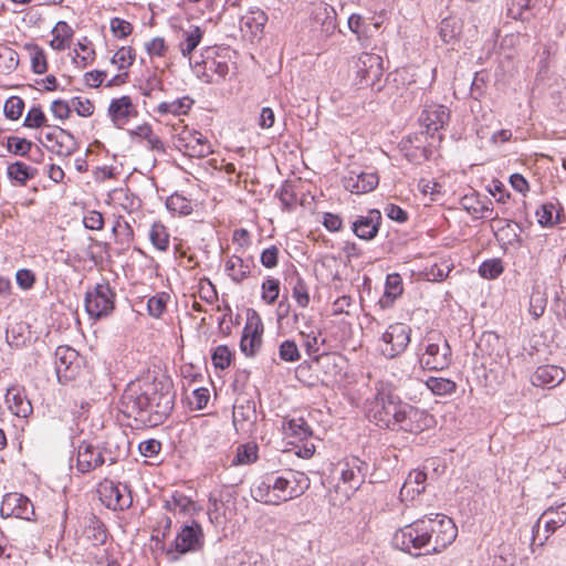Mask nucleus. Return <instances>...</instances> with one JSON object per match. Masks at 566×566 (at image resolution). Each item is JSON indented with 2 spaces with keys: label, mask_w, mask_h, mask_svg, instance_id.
<instances>
[{
  "label": "nucleus",
  "mask_w": 566,
  "mask_h": 566,
  "mask_svg": "<svg viewBox=\"0 0 566 566\" xmlns=\"http://www.w3.org/2000/svg\"><path fill=\"white\" fill-rule=\"evenodd\" d=\"M172 382L167 377L130 381L120 398V410L146 426L161 424L175 406Z\"/></svg>",
  "instance_id": "obj_1"
},
{
  "label": "nucleus",
  "mask_w": 566,
  "mask_h": 566,
  "mask_svg": "<svg viewBox=\"0 0 566 566\" xmlns=\"http://www.w3.org/2000/svg\"><path fill=\"white\" fill-rule=\"evenodd\" d=\"M405 405L389 384L378 382L375 395L366 401V412L378 427L396 430Z\"/></svg>",
  "instance_id": "obj_2"
},
{
  "label": "nucleus",
  "mask_w": 566,
  "mask_h": 566,
  "mask_svg": "<svg viewBox=\"0 0 566 566\" xmlns=\"http://www.w3.org/2000/svg\"><path fill=\"white\" fill-rule=\"evenodd\" d=\"M426 517L418 518L415 522L396 531L392 537V545L410 554L413 557L430 554L428 531L426 530Z\"/></svg>",
  "instance_id": "obj_3"
},
{
  "label": "nucleus",
  "mask_w": 566,
  "mask_h": 566,
  "mask_svg": "<svg viewBox=\"0 0 566 566\" xmlns=\"http://www.w3.org/2000/svg\"><path fill=\"white\" fill-rule=\"evenodd\" d=\"M252 496L264 504L280 505L292 499L289 480L285 474L275 472L263 475L252 489Z\"/></svg>",
  "instance_id": "obj_4"
},
{
  "label": "nucleus",
  "mask_w": 566,
  "mask_h": 566,
  "mask_svg": "<svg viewBox=\"0 0 566 566\" xmlns=\"http://www.w3.org/2000/svg\"><path fill=\"white\" fill-rule=\"evenodd\" d=\"M426 517V530L428 531L430 554H438L453 543L458 535V530L453 521L442 514H436L433 517Z\"/></svg>",
  "instance_id": "obj_5"
},
{
  "label": "nucleus",
  "mask_w": 566,
  "mask_h": 566,
  "mask_svg": "<svg viewBox=\"0 0 566 566\" xmlns=\"http://www.w3.org/2000/svg\"><path fill=\"white\" fill-rule=\"evenodd\" d=\"M423 353L420 355V364L428 370H443L452 361V350L448 340L441 336H428L422 342Z\"/></svg>",
  "instance_id": "obj_6"
},
{
  "label": "nucleus",
  "mask_w": 566,
  "mask_h": 566,
  "mask_svg": "<svg viewBox=\"0 0 566 566\" xmlns=\"http://www.w3.org/2000/svg\"><path fill=\"white\" fill-rule=\"evenodd\" d=\"M205 535L201 525L192 521L191 524H185L178 532L171 548L167 551V555L171 560L178 559V554L197 552L202 548Z\"/></svg>",
  "instance_id": "obj_7"
},
{
  "label": "nucleus",
  "mask_w": 566,
  "mask_h": 566,
  "mask_svg": "<svg viewBox=\"0 0 566 566\" xmlns=\"http://www.w3.org/2000/svg\"><path fill=\"white\" fill-rule=\"evenodd\" d=\"M97 492L101 502L109 510L125 511L133 504L132 490L126 483L105 479L99 483Z\"/></svg>",
  "instance_id": "obj_8"
},
{
  "label": "nucleus",
  "mask_w": 566,
  "mask_h": 566,
  "mask_svg": "<svg viewBox=\"0 0 566 566\" xmlns=\"http://www.w3.org/2000/svg\"><path fill=\"white\" fill-rule=\"evenodd\" d=\"M114 298L115 293L108 283L96 284L85 294V310L90 317L95 319L108 316L114 310Z\"/></svg>",
  "instance_id": "obj_9"
},
{
  "label": "nucleus",
  "mask_w": 566,
  "mask_h": 566,
  "mask_svg": "<svg viewBox=\"0 0 566 566\" xmlns=\"http://www.w3.org/2000/svg\"><path fill=\"white\" fill-rule=\"evenodd\" d=\"M55 373L60 384L74 380L82 370L83 358L70 346H59L54 353Z\"/></svg>",
  "instance_id": "obj_10"
},
{
  "label": "nucleus",
  "mask_w": 566,
  "mask_h": 566,
  "mask_svg": "<svg viewBox=\"0 0 566 566\" xmlns=\"http://www.w3.org/2000/svg\"><path fill=\"white\" fill-rule=\"evenodd\" d=\"M410 334L411 328L405 323L389 325L381 336V354L387 358L402 354L410 343Z\"/></svg>",
  "instance_id": "obj_11"
},
{
  "label": "nucleus",
  "mask_w": 566,
  "mask_h": 566,
  "mask_svg": "<svg viewBox=\"0 0 566 566\" xmlns=\"http://www.w3.org/2000/svg\"><path fill=\"white\" fill-rule=\"evenodd\" d=\"M174 145L191 158H205L213 153L210 142L197 130L184 129L175 137Z\"/></svg>",
  "instance_id": "obj_12"
},
{
  "label": "nucleus",
  "mask_w": 566,
  "mask_h": 566,
  "mask_svg": "<svg viewBox=\"0 0 566 566\" xmlns=\"http://www.w3.org/2000/svg\"><path fill=\"white\" fill-rule=\"evenodd\" d=\"M337 470L346 491L355 492L365 482L369 472V464L358 457H349L337 464Z\"/></svg>",
  "instance_id": "obj_13"
},
{
  "label": "nucleus",
  "mask_w": 566,
  "mask_h": 566,
  "mask_svg": "<svg viewBox=\"0 0 566 566\" xmlns=\"http://www.w3.org/2000/svg\"><path fill=\"white\" fill-rule=\"evenodd\" d=\"M264 326L260 315L255 311L248 313L245 326L243 328L240 348L248 357H253L262 345V335Z\"/></svg>",
  "instance_id": "obj_14"
},
{
  "label": "nucleus",
  "mask_w": 566,
  "mask_h": 566,
  "mask_svg": "<svg viewBox=\"0 0 566 566\" xmlns=\"http://www.w3.org/2000/svg\"><path fill=\"white\" fill-rule=\"evenodd\" d=\"M357 84L359 86H373L382 75V59L374 53H361L356 63Z\"/></svg>",
  "instance_id": "obj_15"
},
{
  "label": "nucleus",
  "mask_w": 566,
  "mask_h": 566,
  "mask_svg": "<svg viewBox=\"0 0 566 566\" xmlns=\"http://www.w3.org/2000/svg\"><path fill=\"white\" fill-rule=\"evenodd\" d=\"M434 418L427 410L419 409L406 402L397 429L405 432L418 433L433 426Z\"/></svg>",
  "instance_id": "obj_16"
},
{
  "label": "nucleus",
  "mask_w": 566,
  "mask_h": 566,
  "mask_svg": "<svg viewBox=\"0 0 566 566\" xmlns=\"http://www.w3.org/2000/svg\"><path fill=\"white\" fill-rule=\"evenodd\" d=\"M1 517H18L30 521L34 516L31 501L21 493H8L3 496L0 506Z\"/></svg>",
  "instance_id": "obj_17"
},
{
  "label": "nucleus",
  "mask_w": 566,
  "mask_h": 566,
  "mask_svg": "<svg viewBox=\"0 0 566 566\" xmlns=\"http://www.w3.org/2000/svg\"><path fill=\"white\" fill-rule=\"evenodd\" d=\"M342 182L346 190L359 195L374 190L379 182V177L377 172L354 168L347 171Z\"/></svg>",
  "instance_id": "obj_18"
},
{
  "label": "nucleus",
  "mask_w": 566,
  "mask_h": 566,
  "mask_svg": "<svg viewBox=\"0 0 566 566\" xmlns=\"http://www.w3.org/2000/svg\"><path fill=\"white\" fill-rule=\"evenodd\" d=\"M542 523L546 532L545 539H547L551 534L566 523V503H562L556 507L551 506L542 513L536 524L533 526V541H535V534L538 533Z\"/></svg>",
  "instance_id": "obj_19"
},
{
  "label": "nucleus",
  "mask_w": 566,
  "mask_h": 566,
  "mask_svg": "<svg viewBox=\"0 0 566 566\" xmlns=\"http://www.w3.org/2000/svg\"><path fill=\"white\" fill-rule=\"evenodd\" d=\"M381 220L380 211L371 209L367 214L358 216L357 219L352 222V230L359 239L369 241L377 235Z\"/></svg>",
  "instance_id": "obj_20"
},
{
  "label": "nucleus",
  "mask_w": 566,
  "mask_h": 566,
  "mask_svg": "<svg viewBox=\"0 0 566 566\" xmlns=\"http://www.w3.org/2000/svg\"><path fill=\"white\" fill-rule=\"evenodd\" d=\"M450 119V111L444 105L427 106L419 118V122L426 127V133L433 136L436 132L442 129Z\"/></svg>",
  "instance_id": "obj_21"
},
{
  "label": "nucleus",
  "mask_w": 566,
  "mask_h": 566,
  "mask_svg": "<svg viewBox=\"0 0 566 566\" xmlns=\"http://www.w3.org/2000/svg\"><path fill=\"white\" fill-rule=\"evenodd\" d=\"M98 446L82 441L77 447L76 468L81 473H87L104 464Z\"/></svg>",
  "instance_id": "obj_22"
},
{
  "label": "nucleus",
  "mask_w": 566,
  "mask_h": 566,
  "mask_svg": "<svg viewBox=\"0 0 566 566\" xmlns=\"http://www.w3.org/2000/svg\"><path fill=\"white\" fill-rule=\"evenodd\" d=\"M336 10L334 7L321 2L313 10V19L315 24L319 25V32L324 38L333 35L337 29Z\"/></svg>",
  "instance_id": "obj_23"
},
{
  "label": "nucleus",
  "mask_w": 566,
  "mask_h": 566,
  "mask_svg": "<svg viewBox=\"0 0 566 566\" xmlns=\"http://www.w3.org/2000/svg\"><path fill=\"white\" fill-rule=\"evenodd\" d=\"M6 403L9 410L17 417L27 418L32 413V405L23 388L13 386L7 390Z\"/></svg>",
  "instance_id": "obj_24"
},
{
  "label": "nucleus",
  "mask_w": 566,
  "mask_h": 566,
  "mask_svg": "<svg viewBox=\"0 0 566 566\" xmlns=\"http://www.w3.org/2000/svg\"><path fill=\"white\" fill-rule=\"evenodd\" d=\"M565 379V370L555 365H544L537 367L531 376V382L536 387L553 388Z\"/></svg>",
  "instance_id": "obj_25"
},
{
  "label": "nucleus",
  "mask_w": 566,
  "mask_h": 566,
  "mask_svg": "<svg viewBox=\"0 0 566 566\" xmlns=\"http://www.w3.org/2000/svg\"><path fill=\"white\" fill-rule=\"evenodd\" d=\"M82 536L95 548L103 546L108 537L105 524L96 516L90 515L84 518Z\"/></svg>",
  "instance_id": "obj_26"
},
{
  "label": "nucleus",
  "mask_w": 566,
  "mask_h": 566,
  "mask_svg": "<svg viewBox=\"0 0 566 566\" xmlns=\"http://www.w3.org/2000/svg\"><path fill=\"white\" fill-rule=\"evenodd\" d=\"M502 342L494 332H483L476 342V349L474 355L478 357H489L496 360L502 356Z\"/></svg>",
  "instance_id": "obj_27"
},
{
  "label": "nucleus",
  "mask_w": 566,
  "mask_h": 566,
  "mask_svg": "<svg viewBox=\"0 0 566 566\" xmlns=\"http://www.w3.org/2000/svg\"><path fill=\"white\" fill-rule=\"evenodd\" d=\"M135 108L129 96H122L112 99L108 106V114L118 127L124 125L135 114Z\"/></svg>",
  "instance_id": "obj_28"
},
{
  "label": "nucleus",
  "mask_w": 566,
  "mask_h": 566,
  "mask_svg": "<svg viewBox=\"0 0 566 566\" xmlns=\"http://www.w3.org/2000/svg\"><path fill=\"white\" fill-rule=\"evenodd\" d=\"M164 507L166 511L185 516H192L197 512L196 503L179 491L174 492L169 499L165 500Z\"/></svg>",
  "instance_id": "obj_29"
},
{
  "label": "nucleus",
  "mask_w": 566,
  "mask_h": 566,
  "mask_svg": "<svg viewBox=\"0 0 566 566\" xmlns=\"http://www.w3.org/2000/svg\"><path fill=\"white\" fill-rule=\"evenodd\" d=\"M427 480V474L423 471L415 470L411 471L405 483L400 489V496L402 500L410 499L413 500L416 495L421 494L426 490L424 482Z\"/></svg>",
  "instance_id": "obj_30"
},
{
  "label": "nucleus",
  "mask_w": 566,
  "mask_h": 566,
  "mask_svg": "<svg viewBox=\"0 0 566 566\" xmlns=\"http://www.w3.org/2000/svg\"><path fill=\"white\" fill-rule=\"evenodd\" d=\"M38 169L27 165L23 161H14L7 167L8 178L15 185L23 187L29 180L33 179Z\"/></svg>",
  "instance_id": "obj_31"
},
{
  "label": "nucleus",
  "mask_w": 566,
  "mask_h": 566,
  "mask_svg": "<svg viewBox=\"0 0 566 566\" xmlns=\"http://www.w3.org/2000/svg\"><path fill=\"white\" fill-rule=\"evenodd\" d=\"M44 146L48 150L61 157H69L77 149V143L74 136L67 130L57 132V137H55L54 143L52 145Z\"/></svg>",
  "instance_id": "obj_32"
},
{
  "label": "nucleus",
  "mask_w": 566,
  "mask_h": 566,
  "mask_svg": "<svg viewBox=\"0 0 566 566\" xmlns=\"http://www.w3.org/2000/svg\"><path fill=\"white\" fill-rule=\"evenodd\" d=\"M463 22L457 17H448L441 20L439 24L440 39L447 43H454L460 39Z\"/></svg>",
  "instance_id": "obj_33"
},
{
  "label": "nucleus",
  "mask_w": 566,
  "mask_h": 566,
  "mask_svg": "<svg viewBox=\"0 0 566 566\" xmlns=\"http://www.w3.org/2000/svg\"><path fill=\"white\" fill-rule=\"evenodd\" d=\"M193 103L195 101L191 97L184 96L171 102L160 103L157 106L156 112L161 116L168 114H171L174 116L186 115L192 107Z\"/></svg>",
  "instance_id": "obj_34"
},
{
  "label": "nucleus",
  "mask_w": 566,
  "mask_h": 566,
  "mask_svg": "<svg viewBox=\"0 0 566 566\" xmlns=\"http://www.w3.org/2000/svg\"><path fill=\"white\" fill-rule=\"evenodd\" d=\"M268 22L266 13L259 9L252 8L241 18V27L247 28L252 34L262 32Z\"/></svg>",
  "instance_id": "obj_35"
},
{
  "label": "nucleus",
  "mask_w": 566,
  "mask_h": 566,
  "mask_svg": "<svg viewBox=\"0 0 566 566\" xmlns=\"http://www.w3.org/2000/svg\"><path fill=\"white\" fill-rule=\"evenodd\" d=\"M537 221L542 227H553L556 223L562 222L564 213L562 209H557L556 205L552 202L543 203L536 210Z\"/></svg>",
  "instance_id": "obj_36"
},
{
  "label": "nucleus",
  "mask_w": 566,
  "mask_h": 566,
  "mask_svg": "<svg viewBox=\"0 0 566 566\" xmlns=\"http://www.w3.org/2000/svg\"><path fill=\"white\" fill-rule=\"evenodd\" d=\"M226 271L235 283H241L251 274L250 265L243 259L232 255L226 262Z\"/></svg>",
  "instance_id": "obj_37"
},
{
  "label": "nucleus",
  "mask_w": 566,
  "mask_h": 566,
  "mask_svg": "<svg viewBox=\"0 0 566 566\" xmlns=\"http://www.w3.org/2000/svg\"><path fill=\"white\" fill-rule=\"evenodd\" d=\"M285 478L289 480L292 499L301 496L310 488L311 481L303 472L287 471Z\"/></svg>",
  "instance_id": "obj_38"
},
{
  "label": "nucleus",
  "mask_w": 566,
  "mask_h": 566,
  "mask_svg": "<svg viewBox=\"0 0 566 566\" xmlns=\"http://www.w3.org/2000/svg\"><path fill=\"white\" fill-rule=\"evenodd\" d=\"M203 32L199 27H191L190 30L184 31V41L180 43L181 54L187 57L199 45L202 40Z\"/></svg>",
  "instance_id": "obj_39"
},
{
  "label": "nucleus",
  "mask_w": 566,
  "mask_h": 566,
  "mask_svg": "<svg viewBox=\"0 0 566 566\" xmlns=\"http://www.w3.org/2000/svg\"><path fill=\"white\" fill-rule=\"evenodd\" d=\"M426 385L436 396L451 395L457 389V384L453 380L442 377H429Z\"/></svg>",
  "instance_id": "obj_40"
},
{
  "label": "nucleus",
  "mask_w": 566,
  "mask_h": 566,
  "mask_svg": "<svg viewBox=\"0 0 566 566\" xmlns=\"http://www.w3.org/2000/svg\"><path fill=\"white\" fill-rule=\"evenodd\" d=\"M166 207L169 211L180 216H188L192 212L191 201L177 192L167 198Z\"/></svg>",
  "instance_id": "obj_41"
},
{
  "label": "nucleus",
  "mask_w": 566,
  "mask_h": 566,
  "mask_svg": "<svg viewBox=\"0 0 566 566\" xmlns=\"http://www.w3.org/2000/svg\"><path fill=\"white\" fill-rule=\"evenodd\" d=\"M547 296L539 285L535 286L530 297V313L534 318H539L546 308Z\"/></svg>",
  "instance_id": "obj_42"
},
{
  "label": "nucleus",
  "mask_w": 566,
  "mask_h": 566,
  "mask_svg": "<svg viewBox=\"0 0 566 566\" xmlns=\"http://www.w3.org/2000/svg\"><path fill=\"white\" fill-rule=\"evenodd\" d=\"M258 459V446L255 443L240 444L237 448L233 465L251 464Z\"/></svg>",
  "instance_id": "obj_43"
},
{
  "label": "nucleus",
  "mask_w": 566,
  "mask_h": 566,
  "mask_svg": "<svg viewBox=\"0 0 566 566\" xmlns=\"http://www.w3.org/2000/svg\"><path fill=\"white\" fill-rule=\"evenodd\" d=\"M149 239L158 251H166L169 245V233L163 223H154L149 230Z\"/></svg>",
  "instance_id": "obj_44"
},
{
  "label": "nucleus",
  "mask_w": 566,
  "mask_h": 566,
  "mask_svg": "<svg viewBox=\"0 0 566 566\" xmlns=\"http://www.w3.org/2000/svg\"><path fill=\"white\" fill-rule=\"evenodd\" d=\"M284 430L286 434L293 436L300 440L306 439L312 434L310 426L303 418L290 419L284 424Z\"/></svg>",
  "instance_id": "obj_45"
},
{
  "label": "nucleus",
  "mask_w": 566,
  "mask_h": 566,
  "mask_svg": "<svg viewBox=\"0 0 566 566\" xmlns=\"http://www.w3.org/2000/svg\"><path fill=\"white\" fill-rule=\"evenodd\" d=\"M312 360L328 376H335L339 371L337 356L335 354L323 353L321 355H315Z\"/></svg>",
  "instance_id": "obj_46"
},
{
  "label": "nucleus",
  "mask_w": 566,
  "mask_h": 566,
  "mask_svg": "<svg viewBox=\"0 0 566 566\" xmlns=\"http://www.w3.org/2000/svg\"><path fill=\"white\" fill-rule=\"evenodd\" d=\"M19 65V54L9 46L0 49V70L4 73H11Z\"/></svg>",
  "instance_id": "obj_47"
},
{
  "label": "nucleus",
  "mask_w": 566,
  "mask_h": 566,
  "mask_svg": "<svg viewBox=\"0 0 566 566\" xmlns=\"http://www.w3.org/2000/svg\"><path fill=\"white\" fill-rule=\"evenodd\" d=\"M279 357L286 363H295L300 360L301 353L297 344L293 339H286L279 346Z\"/></svg>",
  "instance_id": "obj_48"
},
{
  "label": "nucleus",
  "mask_w": 566,
  "mask_h": 566,
  "mask_svg": "<svg viewBox=\"0 0 566 566\" xmlns=\"http://www.w3.org/2000/svg\"><path fill=\"white\" fill-rule=\"evenodd\" d=\"M262 300L268 304H274L280 295V281L272 276L262 283Z\"/></svg>",
  "instance_id": "obj_49"
},
{
  "label": "nucleus",
  "mask_w": 566,
  "mask_h": 566,
  "mask_svg": "<svg viewBox=\"0 0 566 566\" xmlns=\"http://www.w3.org/2000/svg\"><path fill=\"white\" fill-rule=\"evenodd\" d=\"M293 297L301 307H306L310 303L308 289L305 281L296 273L292 287Z\"/></svg>",
  "instance_id": "obj_50"
},
{
  "label": "nucleus",
  "mask_w": 566,
  "mask_h": 566,
  "mask_svg": "<svg viewBox=\"0 0 566 566\" xmlns=\"http://www.w3.org/2000/svg\"><path fill=\"white\" fill-rule=\"evenodd\" d=\"M169 300V295L167 293H158L147 301L148 313L153 317H160L166 310L167 301Z\"/></svg>",
  "instance_id": "obj_51"
},
{
  "label": "nucleus",
  "mask_w": 566,
  "mask_h": 566,
  "mask_svg": "<svg viewBox=\"0 0 566 566\" xmlns=\"http://www.w3.org/2000/svg\"><path fill=\"white\" fill-rule=\"evenodd\" d=\"M532 0H509L506 14L512 19L525 20V12L531 8Z\"/></svg>",
  "instance_id": "obj_52"
},
{
  "label": "nucleus",
  "mask_w": 566,
  "mask_h": 566,
  "mask_svg": "<svg viewBox=\"0 0 566 566\" xmlns=\"http://www.w3.org/2000/svg\"><path fill=\"white\" fill-rule=\"evenodd\" d=\"M101 457L104 460V464L112 465L116 463L120 457L119 447L112 440H106L102 446H98Z\"/></svg>",
  "instance_id": "obj_53"
},
{
  "label": "nucleus",
  "mask_w": 566,
  "mask_h": 566,
  "mask_svg": "<svg viewBox=\"0 0 566 566\" xmlns=\"http://www.w3.org/2000/svg\"><path fill=\"white\" fill-rule=\"evenodd\" d=\"M318 334L319 333H316L314 329L300 331L298 333L302 346L311 357H314L315 354L319 350V343L317 337Z\"/></svg>",
  "instance_id": "obj_54"
},
{
  "label": "nucleus",
  "mask_w": 566,
  "mask_h": 566,
  "mask_svg": "<svg viewBox=\"0 0 566 566\" xmlns=\"http://www.w3.org/2000/svg\"><path fill=\"white\" fill-rule=\"evenodd\" d=\"M502 272L503 265L500 259L486 260L479 268L480 275L489 280L496 279Z\"/></svg>",
  "instance_id": "obj_55"
},
{
  "label": "nucleus",
  "mask_w": 566,
  "mask_h": 566,
  "mask_svg": "<svg viewBox=\"0 0 566 566\" xmlns=\"http://www.w3.org/2000/svg\"><path fill=\"white\" fill-rule=\"evenodd\" d=\"M231 358H232V353L226 345L218 346L213 350L212 356H211L213 366L217 369H222V370L230 366Z\"/></svg>",
  "instance_id": "obj_56"
},
{
  "label": "nucleus",
  "mask_w": 566,
  "mask_h": 566,
  "mask_svg": "<svg viewBox=\"0 0 566 566\" xmlns=\"http://www.w3.org/2000/svg\"><path fill=\"white\" fill-rule=\"evenodd\" d=\"M24 109V102L19 96H11L4 103V115L11 120L18 119Z\"/></svg>",
  "instance_id": "obj_57"
},
{
  "label": "nucleus",
  "mask_w": 566,
  "mask_h": 566,
  "mask_svg": "<svg viewBox=\"0 0 566 566\" xmlns=\"http://www.w3.org/2000/svg\"><path fill=\"white\" fill-rule=\"evenodd\" d=\"M135 60V50L132 46H122L112 57V63L118 65V69H125L133 64Z\"/></svg>",
  "instance_id": "obj_58"
},
{
  "label": "nucleus",
  "mask_w": 566,
  "mask_h": 566,
  "mask_svg": "<svg viewBox=\"0 0 566 566\" xmlns=\"http://www.w3.org/2000/svg\"><path fill=\"white\" fill-rule=\"evenodd\" d=\"M31 69L35 74H44L48 71L45 53L38 45H34L31 52Z\"/></svg>",
  "instance_id": "obj_59"
},
{
  "label": "nucleus",
  "mask_w": 566,
  "mask_h": 566,
  "mask_svg": "<svg viewBox=\"0 0 566 566\" xmlns=\"http://www.w3.org/2000/svg\"><path fill=\"white\" fill-rule=\"evenodd\" d=\"M32 146H33L32 142H30L25 138H20L17 136H10L8 138L9 151H11L18 156H27L30 153Z\"/></svg>",
  "instance_id": "obj_60"
},
{
  "label": "nucleus",
  "mask_w": 566,
  "mask_h": 566,
  "mask_svg": "<svg viewBox=\"0 0 566 566\" xmlns=\"http://www.w3.org/2000/svg\"><path fill=\"white\" fill-rule=\"evenodd\" d=\"M109 28L114 36L118 39L127 38L133 32V24L118 17L111 19Z\"/></svg>",
  "instance_id": "obj_61"
},
{
  "label": "nucleus",
  "mask_w": 566,
  "mask_h": 566,
  "mask_svg": "<svg viewBox=\"0 0 566 566\" xmlns=\"http://www.w3.org/2000/svg\"><path fill=\"white\" fill-rule=\"evenodd\" d=\"M402 293V281L398 273L388 274L386 279L385 295L391 300L397 298Z\"/></svg>",
  "instance_id": "obj_62"
},
{
  "label": "nucleus",
  "mask_w": 566,
  "mask_h": 566,
  "mask_svg": "<svg viewBox=\"0 0 566 566\" xmlns=\"http://www.w3.org/2000/svg\"><path fill=\"white\" fill-rule=\"evenodd\" d=\"M46 117L41 107H32L23 122V126L29 128H38L44 125Z\"/></svg>",
  "instance_id": "obj_63"
},
{
  "label": "nucleus",
  "mask_w": 566,
  "mask_h": 566,
  "mask_svg": "<svg viewBox=\"0 0 566 566\" xmlns=\"http://www.w3.org/2000/svg\"><path fill=\"white\" fill-rule=\"evenodd\" d=\"M280 250L276 245H271L262 251L260 261L261 264L266 269H273L279 263Z\"/></svg>",
  "instance_id": "obj_64"
}]
</instances>
